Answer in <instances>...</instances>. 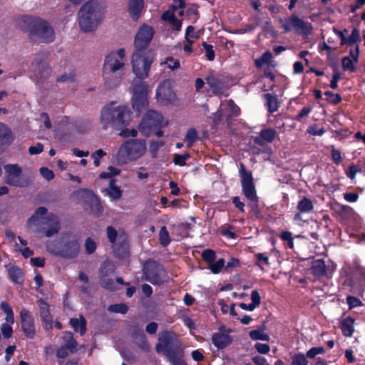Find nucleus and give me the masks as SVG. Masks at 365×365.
Listing matches in <instances>:
<instances>
[{
	"label": "nucleus",
	"instance_id": "obj_1",
	"mask_svg": "<svg viewBox=\"0 0 365 365\" xmlns=\"http://www.w3.org/2000/svg\"><path fill=\"white\" fill-rule=\"evenodd\" d=\"M153 59L147 52L135 51L132 56L133 72L138 79H134L130 88L132 93V106L138 114L149 106L148 85L142 80L148 77Z\"/></svg>",
	"mask_w": 365,
	"mask_h": 365
},
{
	"label": "nucleus",
	"instance_id": "obj_2",
	"mask_svg": "<svg viewBox=\"0 0 365 365\" xmlns=\"http://www.w3.org/2000/svg\"><path fill=\"white\" fill-rule=\"evenodd\" d=\"M132 115L128 106H116V102L112 101L102 108L100 119L103 129L110 127L115 130H120L130 125Z\"/></svg>",
	"mask_w": 365,
	"mask_h": 365
},
{
	"label": "nucleus",
	"instance_id": "obj_3",
	"mask_svg": "<svg viewBox=\"0 0 365 365\" xmlns=\"http://www.w3.org/2000/svg\"><path fill=\"white\" fill-rule=\"evenodd\" d=\"M19 26L23 31L28 33L29 38L34 41L49 43L55 39L53 28L41 18L23 16L20 19Z\"/></svg>",
	"mask_w": 365,
	"mask_h": 365
},
{
	"label": "nucleus",
	"instance_id": "obj_4",
	"mask_svg": "<svg viewBox=\"0 0 365 365\" xmlns=\"http://www.w3.org/2000/svg\"><path fill=\"white\" fill-rule=\"evenodd\" d=\"M19 26L23 31L28 33L29 38L34 41L49 43L55 39L53 28L41 18L23 16L20 19Z\"/></svg>",
	"mask_w": 365,
	"mask_h": 365
},
{
	"label": "nucleus",
	"instance_id": "obj_5",
	"mask_svg": "<svg viewBox=\"0 0 365 365\" xmlns=\"http://www.w3.org/2000/svg\"><path fill=\"white\" fill-rule=\"evenodd\" d=\"M125 55V49L121 48L116 52L111 51L106 56L103 66V76L105 81L104 86L107 89H113L119 85L124 71L123 61Z\"/></svg>",
	"mask_w": 365,
	"mask_h": 365
},
{
	"label": "nucleus",
	"instance_id": "obj_6",
	"mask_svg": "<svg viewBox=\"0 0 365 365\" xmlns=\"http://www.w3.org/2000/svg\"><path fill=\"white\" fill-rule=\"evenodd\" d=\"M104 13L98 1H86L78 13L80 29L86 33L96 31L103 20Z\"/></svg>",
	"mask_w": 365,
	"mask_h": 365
},
{
	"label": "nucleus",
	"instance_id": "obj_7",
	"mask_svg": "<svg viewBox=\"0 0 365 365\" xmlns=\"http://www.w3.org/2000/svg\"><path fill=\"white\" fill-rule=\"evenodd\" d=\"M46 250L51 255L66 259H72L79 254V240L72 236H61L58 239L47 241Z\"/></svg>",
	"mask_w": 365,
	"mask_h": 365
},
{
	"label": "nucleus",
	"instance_id": "obj_8",
	"mask_svg": "<svg viewBox=\"0 0 365 365\" xmlns=\"http://www.w3.org/2000/svg\"><path fill=\"white\" fill-rule=\"evenodd\" d=\"M159 342L155 345V351L163 352L168 361L173 365H187L184 357L183 349L180 345H173L171 336L168 331L163 333L158 338Z\"/></svg>",
	"mask_w": 365,
	"mask_h": 365
},
{
	"label": "nucleus",
	"instance_id": "obj_9",
	"mask_svg": "<svg viewBox=\"0 0 365 365\" xmlns=\"http://www.w3.org/2000/svg\"><path fill=\"white\" fill-rule=\"evenodd\" d=\"M146 143L144 139L125 140L119 148L118 158L123 163L135 161L146 152Z\"/></svg>",
	"mask_w": 365,
	"mask_h": 365
},
{
	"label": "nucleus",
	"instance_id": "obj_10",
	"mask_svg": "<svg viewBox=\"0 0 365 365\" xmlns=\"http://www.w3.org/2000/svg\"><path fill=\"white\" fill-rule=\"evenodd\" d=\"M143 274L147 281L153 285L163 284V274L165 271L159 262L153 259H147L143 266Z\"/></svg>",
	"mask_w": 365,
	"mask_h": 365
},
{
	"label": "nucleus",
	"instance_id": "obj_11",
	"mask_svg": "<svg viewBox=\"0 0 365 365\" xmlns=\"http://www.w3.org/2000/svg\"><path fill=\"white\" fill-rule=\"evenodd\" d=\"M282 28L285 33L294 30L297 34L304 36H308L312 33L313 27L310 23L305 22L296 15H292L285 19Z\"/></svg>",
	"mask_w": 365,
	"mask_h": 365
},
{
	"label": "nucleus",
	"instance_id": "obj_12",
	"mask_svg": "<svg viewBox=\"0 0 365 365\" xmlns=\"http://www.w3.org/2000/svg\"><path fill=\"white\" fill-rule=\"evenodd\" d=\"M240 175L241 178L242 190L245 197L250 201H257L258 197L252 174L250 171L245 169L243 164L240 165Z\"/></svg>",
	"mask_w": 365,
	"mask_h": 365
},
{
	"label": "nucleus",
	"instance_id": "obj_13",
	"mask_svg": "<svg viewBox=\"0 0 365 365\" xmlns=\"http://www.w3.org/2000/svg\"><path fill=\"white\" fill-rule=\"evenodd\" d=\"M163 120V115L160 113L154 110H148L139 125V130L145 133H150L153 129L160 128Z\"/></svg>",
	"mask_w": 365,
	"mask_h": 365
},
{
	"label": "nucleus",
	"instance_id": "obj_14",
	"mask_svg": "<svg viewBox=\"0 0 365 365\" xmlns=\"http://www.w3.org/2000/svg\"><path fill=\"white\" fill-rule=\"evenodd\" d=\"M21 328L24 336L29 339H34L36 336V324L34 316L31 312L23 308L19 313Z\"/></svg>",
	"mask_w": 365,
	"mask_h": 365
},
{
	"label": "nucleus",
	"instance_id": "obj_15",
	"mask_svg": "<svg viewBox=\"0 0 365 365\" xmlns=\"http://www.w3.org/2000/svg\"><path fill=\"white\" fill-rule=\"evenodd\" d=\"M153 29L149 26H142L137 32L134 46L135 51L146 52L147 48L153 38Z\"/></svg>",
	"mask_w": 365,
	"mask_h": 365
},
{
	"label": "nucleus",
	"instance_id": "obj_16",
	"mask_svg": "<svg viewBox=\"0 0 365 365\" xmlns=\"http://www.w3.org/2000/svg\"><path fill=\"white\" fill-rule=\"evenodd\" d=\"M158 101L164 105L172 104L176 99V94L173 90L169 81H164L156 90Z\"/></svg>",
	"mask_w": 365,
	"mask_h": 365
},
{
	"label": "nucleus",
	"instance_id": "obj_17",
	"mask_svg": "<svg viewBox=\"0 0 365 365\" xmlns=\"http://www.w3.org/2000/svg\"><path fill=\"white\" fill-rule=\"evenodd\" d=\"M112 250L116 258L123 259L130 255L128 236L124 232H120L118 240L112 245Z\"/></svg>",
	"mask_w": 365,
	"mask_h": 365
},
{
	"label": "nucleus",
	"instance_id": "obj_18",
	"mask_svg": "<svg viewBox=\"0 0 365 365\" xmlns=\"http://www.w3.org/2000/svg\"><path fill=\"white\" fill-rule=\"evenodd\" d=\"M48 58V53L43 51H39L36 53L34 61L31 63L32 67L34 68V72H37V78H46L51 71L46 59Z\"/></svg>",
	"mask_w": 365,
	"mask_h": 365
},
{
	"label": "nucleus",
	"instance_id": "obj_19",
	"mask_svg": "<svg viewBox=\"0 0 365 365\" xmlns=\"http://www.w3.org/2000/svg\"><path fill=\"white\" fill-rule=\"evenodd\" d=\"M39 307V314L42 326L46 331L53 329V317L51 313L50 305L45 299L41 298L36 301Z\"/></svg>",
	"mask_w": 365,
	"mask_h": 365
},
{
	"label": "nucleus",
	"instance_id": "obj_20",
	"mask_svg": "<svg viewBox=\"0 0 365 365\" xmlns=\"http://www.w3.org/2000/svg\"><path fill=\"white\" fill-rule=\"evenodd\" d=\"M310 269L312 274L319 279L324 277L330 279L332 277V271H330L329 269L327 267L323 259L313 260Z\"/></svg>",
	"mask_w": 365,
	"mask_h": 365
},
{
	"label": "nucleus",
	"instance_id": "obj_21",
	"mask_svg": "<svg viewBox=\"0 0 365 365\" xmlns=\"http://www.w3.org/2000/svg\"><path fill=\"white\" fill-rule=\"evenodd\" d=\"M83 192L85 194L83 197L86 201L89 203L92 213L96 216H100L103 212V207L99 197L91 190L84 189Z\"/></svg>",
	"mask_w": 365,
	"mask_h": 365
},
{
	"label": "nucleus",
	"instance_id": "obj_22",
	"mask_svg": "<svg viewBox=\"0 0 365 365\" xmlns=\"http://www.w3.org/2000/svg\"><path fill=\"white\" fill-rule=\"evenodd\" d=\"M42 224L48 227L46 229L45 227L43 228L45 230L44 233L47 237H51L57 234L61 229L59 220L54 214H49L46 217H43Z\"/></svg>",
	"mask_w": 365,
	"mask_h": 365
},
{
	"label": "nucleus",
	"instance_id": "obj_23",
	"mask_svg": "<svg viewBox=\"0 0 365 365\" xmlns=\"http://www.w3.org/2000/svg\"><path fill=\"white\" fill-rule=\"evenodd\" d=\"M131 337L139 349L145 351L150 350V346L147 341L146 336L143 329L138 324L132 326Z\"/></svg>",
	"mask_w": 365,
	"mask_h": 365
},
{
	"label": "nucleus",
	"instance_id": "obj_24",
	"mask_svg": "<svg viewBox=\"0 0 365 365\" xmlns=\"http://www.w3.org/2000/svg\"><path fill=\"white\" fill-rule=\"evenodd\" d=\"M205 81L213 95L220 96L222 93L225 83L222 79L216 76L212 71L205 77Z\"/></svg>",
	"mask_w": 365,
	"mask_h": 365
},
{
	"label": "nucleus",
	"instance_id": "obj_25",
	"mask_svg": "<svg viewBox=\"0 0 365 365\" xmlns=\"http://www.w3.org/2000/svg\"><path fill=\"white\" fill-rule=\"evenodd\" d=\"M277 135V132L273 128H264L262 129L259 135L253 136L252 140L254 143L260 146H264L267 143H272Z\"/></svg>",
	"mask_w": 365,
	"mask_h": 365
},
{
	"label": "nucleus",
	"instance_id": "obj_26",
	"mask_svg": "<svg viewBox=\"0 0 365 365\" xmlns=\"http://www.w3.org/2000/svg\"><path fill=\"white\" fill-rule=\"evenodd\" d=\"M331 208L343 220H349L354 213V210L351 207L343 205L337 201H334L331 204Z\"/></svg>",
	"mask_w": 365,
	"mask_h": 365
},
{
	"label": "nucleus",
	"instance_id": "obj_27",
	"mask_svg": "<svg viewBox=\"0 0 365 365\" xmlns=\"http://www.w3.org/2000/svg\"><path fill=\"white\" fill-rule=\"evenodd\" d=\"M212 341L217 349H223L232 343V339L228 334L216 332L212 336Z\"/></svg>",
	"mask_w": 365,
	"mask_h": 365
},
{
	"label": "nucleus",
	"instance_id": "obj_28",
	"mask_svg": "<svg viewBox=\"0 0 365 365\" xmlns=\"http://www.w3.org/2000/svg\"><path fill=\"white\" fill-rule=\"evenodd\" d=\"M355 319L348 316L344 318L339 324V328L341 331L343 336L345 337H351L354 332Z\"/></svg>",
	"mask_w": 365,
	"mask_h": 365
},
{
	"label": "nucleus",
	"instance_id": "obj_29",
	"mask_svg": "<svg viewBox=\"0 0 365 365\" xmlns=\"http://www.w3.org/2000/svg\"><path fill=\"white\" fill-rule=\"evenodd\" d=\"M144 8V1H129L128 11L134 21H138Z\"/></svg>",
	"mask_w": 365,
	"mask_h": 365
},
{
	"label": "nucleus",
	"instance_id": "obj_30",
	"mask_svg": "<svg viewBox=\"0 0 365 365\" xmlns=\"http://www.w3.org/2000/svg\"><path fill=\"white\" fill-rule=\"evenodd\" d=\"M9 279L16 284H22L24 281L23 270L18 266L13 265L8 269Z\"/></svg>",
	"mask_w": 365,
	"mask_h": 365
},
{
	"label": "nucleus",
	"instance_id": "obj_31",
	"mask_svg": "<svg viewBox=\"0 0 365 365\" xmlns=\"http://www.w3.org/2000/svg\"><path fill=\"white\" fill-rule=\"evenodd\" d=\"M13 141L11 130L4 123L0 122V144L9 145Z\"/></svg>",
	"mask_w": 365,
	"mask_h": 365
},
{
	"label": "nucleus",
	"instance_id": "obj_32",
	"mask_svg": "<svg viewBox=\"0 0 365 365\" xmlns=\"http://www.w3.org/2000/svg\"><path fill=\"white\" fill-rule=\"evenodd\" d=\"M263 98L266 101L265 106L270 113L276 112L279 108L278 99L277 95L272 93H264Z\"/></svg>",
	"mask_w": 365,
	"mask_h": 365
},
{
	"label": "nucleus",
	"instance_id": "obj_33",
	"mask_svg": "<svg viewBox=\"0 0 365 365\" xmlns=\"http://www.w3.org/2000/svg\"><path fill=\"white\" fill-rule=\"evenodd\" d=\"M69 323L76 332H79L81 336L85 334L86 331V320L83 317L81 316L80 319L71 318Z\"/></svg>",
	"mask_w": 365,
	"mask_h": 365
},
{
	"label": "nucleus",
	"instance_id": "obj_34",
	"mask_svg": "<svg viewBox=\"0 0 365 365\" xmlns=\"http://www.w3.org/2000/svg\"><path fill=\"white\" fill-rule=\"evenodd\" d=\"M265 322L263 323V324L257 329L252 330L249 332L250 337L254 340H262V341H269V336L268 334L264 333V331L265 329Z\"/></svg>",
	"mask_w": 365,
	"mask_h": 365
},
{
	"label": "nucleus",
	"instance_id": "obj_35",
	"mask_svg": "<svg viewBox=\"0 0 365 365\" xmlns=\"http://www.w3.org/2000/svg\"><path fill=\"white\" fill-rule=\"evenodd\" d=\"M297 210L301 213H309L314 210L312 201L307 197H303L297 204Z\"/></svg>",
	"mask_w": 365,
	"mask_h": 365
},
{
	"label": "nucleus",
	"instance_id": "obj_36",
	"mask_svg": "<svg viewBox=\"0 0 365 365\" xmlns=\"http://www.w3.org/2000/svg\"><path fill=\"white\" fill-rule=\"evenodd\" d=\"M122 190L120 187L116 185V180L111 178L109 182V186L108 188V195L114 200H118L122 196Z\"/></svg>",
	"mask_w": 365,
	"mask_h": 365
},
{
	"label": "nucleus",
	"instance_id": "obj_37",
	"mask_svg": "<svg viewBox=\"0 0 365 365\" xmlns=\"http://www.w3.org/2000/svg\"><path fill=\"white\" fill-rule=\"evenodd\" d=\"M113 277V276L98 277L101 286L106 289L115 291L117 287Z\"/></svg>",
	"mask_w": 365,
	"mask_h": 365
},
{
	"label": "nucleus",
	"instance_id": "obj_38",
	"mask_svg": "<svg viewBox=\"0 0 365 365\" xmlns=\"http://www.w3.org/2000/svg\"><path fill=\"white\" fill-rule=\"evenodd\" d=\"M115 268L113 265L108 261L103 262L99 269L98 277L114 276Z\"/></svg>",
	"mask_w": 365,
	"mask_h": 365
},
{
	"label": "nucleus",
	"instance_id": "obj_39",
	"mask_svg": "<svg viewBox=\"0 0 365 365\" xmlns=\"http://www.w3.org/2000/svg\"><path fill=\"white\" fill-rule=\"evenodd\" d=\"M361 41V37H360V33L359 30L354 27L349 36L346 37L345 41L344 42V46L346 45L348 46H352L356 43H359Z\"/></svg>",
	"mask_w": 365,
	"mask_h": 365
},
{
	"label": "nucleus",
	"instance_id": "obj_40",
	"mask_svg": "<svg viewBox=\"0 0 365 365\" xmlns=\"http://www.w3.org/2000/svg\"><path fill=\"white\" fill-rule=\"evenodd\" d=\"M255 264L264 270L263 265L269 266V258L265 253L259 252L255 255Z\"/></svg>",
	"mask_w": 365,
	"mask_h": 365
},
{
	"label": "nucleus",
	"instance_id": "obj_41",
	"mask_svg": "<svg viewBox=\"0 0 365 365\" xmlns=\"http://www.w3.org/2000/svg\"><path fill=\"white\" fill-rule=\"evenodd\" d=\"M272 58V54L270 51H265L262 55L257 58L255 65L257 68H261L264 64H269Z\"/></svg>",
	"mask_w": 365,
	"mask_h": 365
},
{
	"label": "nucleus",
	"instance_id": "obj_42",
	"mask_svg": "<svg viewBox=\"0 0 365 365\" xmlns=\"http://www.w3.org/2000/svg\"><path fill=\"white\" fill-rule=\"evenodd\" d=\"M159 240L161 245L166 247L170 243L169 232L165 226H163L159 231Z\"/></svg>",
	"mask_w": 365,
	"mask_h": 365
},
{
	"label": "nucleus",
	"instance_id": "obj_43",
	"mask_svg": "<svg viewBox=\"0 0 365 365\" xmlns=\"http://www.w3.org/2000/svg\"><path fill=\"white\" fill-rule=\"evenodd\" d=\"M202 259L206 262L208 265L215 262L217 257L216 252L211 249H206L202 252Z\"/></svg>",
	"mask_w": 365,
	"mask_h": 365
},
{
	"label": "nucleus",
	"instance_id": "obj_44",
	"mask_svg": "<svg viewBox=\"0 0 365 365\" xmlns=\"http://www.w3.org/2000/svg\"><path fill=\"white\" fill-rule=\"evenodd\" d=\"M108 311L124 314L128 312V307L123 303L113 304L108 306Z\"/></svg>",
	"mask_w": 365,
	"mask_h": 365
},
{
	"label": "nucleus",
	"instance_id": "obj_45",
	"mask_svg": "<svg viewBox=\"0 0 365 365\" xmlns=\"http://www.w3.org/2000/svg\"><path fill=\"white\" fill-rule=\"evenodd\" d=\"M4 168L8 176L20 177L22 173L21 168L16 164H8L5 165Z\"/></svg>",
	"mask_w": 365,
	"mask_h": 365
},
{
	"label": "nucleus",
	"instance_id": "obj_46",
	"mask_svg": "<svg viewBox=\"0 0 365 365\" xmlns=\"http://www.w3.org/2000/svg\"><path fill=\"white\" fill-rule=\"evenodd\" d=\"M354 61L349 56H344L341 59V66L344 71H349L356 72V68L354 64Z\"/></svg>",
	"mask_w": 365,
	"mask_h": 365
},
{
	"label": "nucleus",
	"instance_id": "obj_47",
	"mask_svg": "<svg viewBox=\"0 0 365 365\" xmlns=\"http://www.w3.org/2000/svg\"><path fill=\"white\" fill-rule=\"evenodd\" d=\"M308 363L307 357L302 353H297L292 356V365H308Z\"/></svg>",
	"mask_w": 365,
	"mask_h": 365
},
{
	"label": "nucleus",
	"instance_id": "obj_48",
	"mask_svg": "<svg viewBox=\"0 0 365 365\" xmlns=\"http://www.w3.org/2000/svg\"><path fill=\"white\" fill-rule=\"evenodd\" d=\"M198 139L197 133L195 128H191L187 130L185 135V140L187 142V146L190 147Z\"/></svg>",
	"mask_w": 365,
	"mask_h": 365
},
{
	"label": "nucleus",
	"instance_id": "obj_49",
	"mask_svg": "<svg viewBox=\"0 0 365 365\" xmlns=\"http://www.w3.org/2000/svg\"><path fill=\"white\" fill-rule=\"evenodd\" d=\"M209 266V269L213 274H219L223 267H225V259H219L217 261L212 262Z\"/></svg>",
	"mask_w": 365,
	"mask_h": 365
},
{
	"label": "nucleus",
	"instance_id": "obj_50",
	"mask_svg": "<svg viewBox=\"0 0 365 365\" xmlns=\"http://www.w3.org/2000/svg\"><path fill=\"white\" fill-rule=\"evenodd\" d=\"M202 46L203 47V48L205 51L206 58L210 61H214L215 57V53L213 46L207 43L205 41H203L202 43Z\"/></svg>",
	"mask_w": 365,
	"mask_h": 365
},
{
	"label": "nucleus",
	"instance_id": "obj_51",
	"mask_svg": "<svg viewBox=\"0 0 365 365\" xmlns=\"http://www.w3.org/2000/svg\"><path fill=\"white\" fill-rule=\"evenodd\" d=\"M106 235L108 241L112 244H115L118 240L119 234L113 226H108L106 228Z\"/></svg>",
	"mask_w": 365,
	"mask_h": 365
},
{
	"label": "nucleus",
	"instance_id": "obj_52",
	"mask_svg": "<svg viewBox=\"0 0 365 365\" xmlns=\"http://www.w3.org/2000/svg\"><path fill=\"white\" fill-rule=\"evenodd\" d=\"M190 155L188 153L184 154H175L173 158V163L179 166H185L186 165V160L190 158Z\"/></svg>",
	"mask_w": 365,
	"mask_h": 365
},
{
	"label": "nucleus",
	"instance_id": "obj_53",
	"mask_svg": "<svg viewBox=\"0 0 365 365\" xmlns=\"http://www.w3.org/2000/svg\"><path fill=\"white\" fill-rule=\"evenodd\" d=\"M120 173V170L118 168H116L113 166H108L107 172H102L99 175V178L101 179H108L111 178L113 176L118 175Z\"/></svg>",
	"mask_w": 365,
	"mask_h": 365
},
{
	"label": "nucleus",
	"instance_id": "obj_54",
	"mask_svg": "<svg viewBox=\"0 0 365 365\" xmlns=\"http://www.w3.org/2000/svg\"><path fill=\"white\" fill-rule=\"evenodd\" d=\"M346 299L349 306V309H352L364 305L363 302L359 298L351 295H348Z\"/></svg>",
	"mask_w": 365,
	"mask_h": 365
},
{
	"label": "nucleus",
	"instance_id": "obj_55",
	"mask_svg": "<svg viewBox=\"0 0 365 365\" xmlns=\"http://www.w3.org/2000/svg\"><path fill=\"white\" fill-rule=\"evenodd\" d=\"M325 349L323 346H314L309 349L307 353L306 356L309 359H314L318 354H324Z\"/></svg>",
	"mask_w": 365,
	"mask_h": 365
},
{
	"label": "nucleus",
	"instance_id": "obj_56",
	"mask_svg": "<svg viewBox=\"0 0 365 365\" xmlns=\"http://www.w3.org/2000/svg\"><path fill=\"white\" fill-rule=\"evenodd\" d=\"M48 210L46 207H43V206H41V207H38L36 210H35V213L34 215H31L29 218V223H35L38 218V216H43L44 215L46 214Z\"/></svg>",
	"mask_w": 365,
	"mask_h": 365
},
{
	"label": "nucleus",
	"instance_id": "obj_57",
	"mask_svg": "<svg viewBox=\"0 0 365 365\" xmlns=\"http://www.w3.org/2000/svg\"><path fill=\"white\" fill-rule=\"evenodd\" d=\"M279 237L282 240L287 242V247L290 249L294 247V240L292 232L289 231H282L280 233Z\"/></svg>",
	"mask_w": 365,
	"mask_h": 365
},
{
	"label": "nucleus",
	"instance_id": "obj_58",
	"mask_svg": "<svg viewBox=\"0 0 365 365\" xmlns=\"http://www.w3.org/2000/svg\"><path fill=\"white\" fill-rule=\"evenodd\" d=\"M164 145V142L161 140L151 141L150 144V152L153 158H155L159 149Z\"/></svg>",
	"mask_w": 365,
	"mask_h": 365
},
{
	"label": "nucleus",
	"instance_id": "obj_59",
	"mask_svg": "<svg viewBox=\"0 0 365 365\" xmlns=\"http://www.w3.org/2000/svg\"><path fill=\"white\" fill-rule=\"evenodd\" d=\"M68 338L64 346L67 348L71 353H75L77 351V341L73 339V334L71 332L68 334Z\"/></svg>",
	"mask_w": 365,
	"mask_h": 365
},
{
	"label": "nucleus",
	"instance_id": "obj_60",
	"mask_svg": "<svg viewBox=\"0 0 365 365\" xmlns=\"http://www.w3.org/2000/svg\"><path fill=\"white\" fill-rule=\"evenodd\" d=\"M168 65V68L171 71H174L178 69L180 66V63L178 59H175L172 56H168L165 58V61L163 62Z\"/></svg>",
	"mask_w": 365,
	"mask_h": 365
},
{
	"label": "nucleus",
	"instance_id": "obj_61",
	"mask_svg": "<svg viewBox=\"0 0 365 365\" xmlns=\"http://www.w3.org/2000/svg\"><path fill=\"white\" fill-rule=\"evenodd\" d=\"M324 95L331 98L329 101L333 105H338L342 101V98L339 93H334L330 91H327L324 92Z\"/></svg>",
	"mask_w": 365,
	"mask_h": 365
},
{
	"label": "nucleus",
	"instance_id": "obj_62",
	"mask_svg": "<svg viewBox=\"0 0 365 365\" xmlns=\"http://www.w3.org/2000/svg\"><path fill=\"white\" fill-rule=\"evenodd\" d=\"M106 155V152L103 149H98L92 153L91 157L93 159V164L96 167L99 166L100 159Z\"/></svg>",
	"mask_w": 365,
	"mask_h": 365
},
{
	"label": "nucleus",
	"instance_id": "obj_63",
	"mask_svg": "<svg viewBox=\"0 0 365 365\" xmlns=\"http://www.w3.org/2000/svg\"><path fill=\"white\" fill-rule=\"evenodd\" d=\"M119 131V135L123 138L136 137L138 135V130L135 128L129 129L125 127L120 129Z\"/></svg>",
	"mask_w": 365,
	"mask_h": 365
},
{
	"label": "nucleus",
	"instance_id": "obj_64",
	"mask_svg": "<svg viewBox=\"0 0 365 365\" xmlns=\"http://www.w3.org/2000/svg\"><path fill=\"white\" fill-rule=\"evenodd\" d=\"M85 249L87 254H92L96 250V242L90 237H88L85 241Z\"/></svg>",
	"mask_w": 365,
	"mask_h": 365
}]
</instances>
